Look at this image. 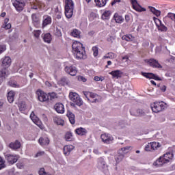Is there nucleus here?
I'll return each instance as SVG.
<instances>
[{
	"label": "nucleus",
	"instance_id": "1",
	"mask_svg": "<svg viewBox=\"0 0 175 175\" xmlns=\"http://www.w3.org/2000/svg\"><path fill=\"white\" fill-rule=\"evenodd\" d=\"M72 53L77 59H85L87 53H85V48L80 42L75 41L72 45Z\"/></svg>",
	"mask_w": 175,
	"mask_h": 175
},
{
	"label": "nucleus",
	"instance_id": "2",
	"mask_svg": "<svg viewBox=\"0 0 175 175\" xmlns=\"http://www.w3.org/2000/svg\"><path fill=\"white\" fill-rule=\"evenodd\" d=\"M170 159H173V154L172 152H167L163 156L160 157L153 163L154 166L156 167H161V166L165 165V163H169Z\"/></svg>",
	"mask_w": 175,
	"mask_h": 175
},
{
	"label": "nucleus",
	"instance_id": "3",
	"mask_svg": "<svg viewBox=\"0 0 175 175\" xmlns=\"http://www.w3.org/2000/svg\"><path fill=\"white\" fill-rule=\"evenodd\" d=\"M64 10L66 18H72L73 10H75V3H73V0L65 1Z\"/></svg>",
	"mask_w": 175,
	"mask_h": 175
},
{
	"label": "nucleus",
	"instance_id": "4",
	"mask_svg": "<svg viewBox=\"0 0 175 175\" xmlns=\"http://www.w3.org/2000/svg\"><path fill=\"white\" fill-rule=\"evenodd\" d=\"M150 107L153 113H159L160 111L165 110L166 108V103L163 101H156L150 105Z\"/></svg>",
	"mask_w": 175,
	"mask_h": 175
},
{
	"label": "nucleus",
	"instance_id": "5",
	"mask_svg": "<svg viewBox=\"0 0 175 175\" xmlns=\"http://www.w3.org/2000/svg\"><path fill=\"white\" fill-rule=\"evenodd\" d=\"M83 95L91 103H98L100 98L99 95L90 92H83Z\"/></svg>",
	"mask_w": 175,
	"mask_h": 175
},
{
	"label": "nucleus",
	"instance_id": "6",
	"mask_svg": "<svg viewBox=\"0 0 175 175\" xmlns=\"http://www.w3.org/2000/svg\"><path fill=\"white\" fill-rule=\"evenodd\" d=\"M69 98L77 106L83 105V100L80 98V96L76 92H70Z\"/></svg>",
	"mask_w": 175,
	"mask_h": 175
},
{
	"label": "nucleus",
	"instance_id": "7",
	"mask_svg": "<svg viewBox=\"0 0 175 175\" xmlns=\"http://www.w3.org/2000/svg\"><path fill=\"white\" fill-rule=\"evenodd\" d=\"M4 158L8 165H14L18 161V155L10 153H4Z\"/></svg>",
	"mask_w": 175,
	"mask_h": 175
},
{
	"label": "nucleus",
	"instance_id": "8",
	"mask_svg": "<svg viewBox=\"0 0 175 175\" xmlns=\"http://www.w3.org/2000/svg\"><path fill=\"white\" fill-rule=\"evenodd\" d=\"M13 6L15 8L16 12H23L25 7V2L23 0H14L12 2Z\"/></svg>",
	"mask_w": 175,
	"mask_h": 175
},
{
	"label": "nucleus",
	"instance_id": "9",
	"mask_svg": "<svg viewBox=\"0 0 175 175\" xmlns=\"http://www.w3.org/2000/svg\"><path fill=\"white\" fill-rule=\"evenodd\" d=\"M36 94L40 102H47V100L49 99V94H46L44 92L40 90H38L36 91Z\"/></svg>",
	"mask_w": 175,
	"mask_h": 175
},
{
	"label": "nucleus",
	"instance_id": "10",
	"mask_svg": "<svg viewBox=\"0 0 175 175\" xmlns=\"http://www.w3.org/2000/svg\"><path fill=\"white\" fill-rule=\"evenodd\" d=\"M64 70L66 73H68L70 76H76V75H77V68L73 65L66 66L64 68Z\"/></svg>",
	"mask_w": 175,
	"mask_h": 175
},
{
	"label": "nucleus",
	"instance_id": "11",
	"mask_svg": "<svg viewBox=\"0 0 175 175\" xmlns=\"http://www.w3.org/2000/svg\"><path fill=\"white\" fill-rule=\"evenodd\" d=\"M53 23V18L50 15H44L42 16V28H46L48 25H51Z\"/></svg>",
	"mask_w": 175,
	"mask_h": 175
},
{
	"label": "nucleus",
	"instance_id": "12",
	"mask_svg": "<svg viewBox=\"0 0 175 175\" xmlns=\"http://www.w3.org/2000/svg\"><path fill=\"white\" fill-rule=\"evenodd\" d=\"M2 62V69H6L8 72L9 70H8V68L12 65V59L9 56H5L4 58H2L1 59Z\"/></svg>",
	"mask_w": 175,
	"mask_h": 175
},
{
	"label": "nucleus",
	"instance_id": "13",
	"mask_svg": "<svg viewBox=\"0 0 175 175\" xmlns=\"http://www.w3.org/2000/svg\"><path fill=\"white\" fill-rule=\"evenodd\" d=\"M133 9L136 10V12H146V8L142 7L139 3H137V0H131Z\"/></svg>",
	"mask_w": 175,
	"mask_h": 175
},
{
	"label": "nucleus",
	"instance_id": "14",
	"mask_svg": "<svg viewBox=\"0 0 175 175\" xmlns=\"http://www.w3.org/2000/svg\"><path fill=\"white\" fill-rule=\"evenodd\" d=\"M100 139H102V142H103V143H105V144H110L112 140H113V136L107 133L102 134L100 135Z\"/></svg>",
	"mask_w": 175,
	"mask_h": 175
},
{
	"label": "nucleus",
	"instance_id": "15",
	"mask_svg": "<svg viewBox=\"0 0 175 175\" xmlns=\"http://www.w3.org/2000/svg\"><path fill=\"white\" fill-rule=\"evenodd\" d=\"M53 109L57 111L59 114H64L65 113V106L62 103H57Z\"/></svg>",
	"mask_w": 175,
	"mask_h": 175
},
{
	"label": "nucleus",
	"instance_id": "16",
	"mask_svg": "<svg viewBox=\"0 0 175 175\" xmlns=\"http://www.w3.org/2000/svg\"><path fill=\"white\" fill-rule=\"evenodd\" d=\"M147 64L152 66V68H156L157 69L162 68V66L155 59H150L147 61Z\"/></svg>",
	"mask_w": 175,
	"mask_h": 175
},
{
	"label": "nucleus",
	"instance_id": "17",
	"mask_svg": "<svg viewBox=\"0 0 175 175\" xmlns=\"http://www.w3.org/2000/svg\"><path fill=\"white\" fill-rule=\"evenodd\" d=\"M30 118L36 125L39 126V128H42V121H40V119L35 115V113L33 112L30 114Z\"/></svg>",
	"mask_w": 175,
	"mask_h": 175
},
{
	"label": "nucleus",
	"instance_id": "18",
	"mask_svg": "<svg viewBox=\"0 0 175 175\" xmlns=\"http://www.w3.org/2000/svg\"><path fill=\"white\" fill-rule=\"evenodd\" d=\"M38 143L42 146V147L49 146V144H50V139L46 136L41 137L38 139Z\"/></svg>",
	"mask_w": 175,
	"mask_h": 175
},
{
	"label": "nucleus",
	"instance_id": "19",
	"mask_svg": "<svg viewBox=\"0 0 175 175\" xmlns=\"http://www.w3.org/2000/svg\"><path fill=\"white\" fill-rule=\"evenodd\" d=\"M46 8V4L42 1H36L31 5V9L34 10H38V9H44Z\"/></svg>",
	"mask_w": 175,
	"mask_h": 175
},
{
	"label": "nucleus",
	"instance_id": "20",
	"mask_svg": "<svg viewBox=\"0 0 175 175\" xmlns=\"http://www.w3.org/2000/svg\"><path fill=\"white\" fill-rule=\"evenodd\" d=\"M9 76V71L6 69H1L0 70V85L3 83V80Z\"/></svg>",
	"mask_w": 175,
	"mask_h": 175
},
{
	"label": "nucleus",
	"instance_id": "21",
	"mask_svg": "<svg viewBox=\"0 0 175 175\" xmlns=\"http://www.w3.org/2000/svg\"><path fill=\"white\" fill-rule=\"evenodd\" d=\"M75 150V146L73 145H67L64 146L63 148V152L64 155L68 156L70 154V152Z\"/></svg>",
	"mask_w": 175,
	"mask_h": 175
},
{
	"label": "nucleus",
	"instance_id": "22",
	"mask_svg": "<svg viewBox=\"0 0 175 175\" xmlns=\"http://www.w3.org/2000/svg\"><path fill=\"white\" fill-rule=\"evenodd\" d=\"M31 20L36 28H39V25H40V19L39 18V16H38L36 14H32Z\"/></svg>",
	"mask_w": 175,
	"mask_h": 175
},
{
	"label": "nucleus",
	"instance_id": "23",
	"mask_svg": "<svg viewBox=\"0 0 175 175\" xmlns=\"http://www.w3.org/2000/svg\"><path fill=\"white\" fill-rule=\"evenodd\" d=\"M130 113L131 116H134L135 117H139V116H143L144 112L142 109H136L135 108H132L130 110Z\"/></svg>",
	"mask_w": 175,
	"mask_h": 175
},
{
	"label": "nucleus",
	"instance_id": "24",
	"mask_svg": "<svg viewBox=\"0 0 175 175\" xmlns=\"http://www.w3.org/2000/svg\"><path fill=\"white\" fill-rule=\"evenodd\" d=\"M113 79H121L122 77V72L120 70H113L109 72Z\"/></svg>",
	"mask_w": 175,
	"mask_h": 175
},
{
	"label": "nucleus",
	"instance_id": "25",
	"mask_svg": "<svg viewBox=\"0 0 175 175\" xmlns=\"http://www.w3.org/2000/svg\"><path fill=\"white\" fill-rule=\"evenodd\" d=\"M9 147L12 150H18V148H20V147H21V143H20V142H18V140H16L14 142H11L9 144Z\"/></svg>",
	"mask_w": 175,
	"mask_h": 175
},
{
	"label": "nucleus",
	"instance_id": "26",
	"mask_svg": "<svg viewBox=\"0 0 175 175\" xmlns=\"http://www.w3.org/2000/svg\"><path fill=\"white\" fill-rule=\"evenodd\" d=\"M88 132V131H87V129L82 127L77 128L75 130V133H77V135H79V136H85Z\"/></svg>",
	"mask_w": 175,
	"mask_h": 175
},
{
	"label": "nucleus",
	"instance_id": "27",
	"mask_svg": "<svg viewBox=\"0 0 175 175\" xmlns=\"http://www.w3.org/2000/svg\"><path fill=\"white\" fill-rule=\"evenodd\" d=\"M113 20H115L116 23L118 24H122V23H124V18L122 16L118 14V13L114 14Z\"/></svg>",
	"mask_w": 175,
	"mask_h": 175
},
{
	"label": "nucleus",
	"instance_id": "28",
	"mask_svg": "<svg viewBox=\"0 0 175 175\" xmlns=\"http://www.w3.org/2000/svg\"><path fill=\"white\" fill-rule=\"evenodd\" d=\"M67 117L70 124H72V125H75V124H76V118L75 116V114H73V113L68 111L67 113Z\"/></svg>",
	"mask_w": 175,
	"mask_h": 175
},
{
	"label": "nucleus",
	"instance_id": "29",
	"mask_svg": "<svg viewBox=\"0 0 175 175\" xmlns=\"http://www.w3.org/2000/svg\"><path fill=\"white\" fill-rule=\"evenodd\" d=\"M43 40L45 43H51V40H53V38L50 33H46L43 36Z\"/></svg>",
	"mask_w": 175,
	"mask_h": 175
},
{
	"label": "nucleus",
	"instance_id": "30",
	"mask_svg": "<svg viewBox=\"0 0 175 175\" xmlns=\"http://www.w3.org/2000/svg\"><path fill=\"white\" fill-rule=\"evenodd\" d=\"M14 95H16V94L13 91H10L8 93L7 99L10 103L14 102Z\"/></svg>",
	"mask_w": 175,
	"mask_h": 175
},
{
	"label": "nucleus",
	"instance_id": "31",
	"mask_svg": "<svg viewBox=\"0 0 175 175\" xmlns=\"http://www.w3.org/2000/svg\"><path fill=\"white\" fill-rule=\"evenodd\" d=\"M70 33L71 36H73V38H77L78 39H80L81 37V32L77 29H72Z\"/></svg>",
	"mask_w": 175,
	"mask_h": 175
},
{
	"label": "nucleus",
	"instance_id": "32",
	"mask_svg": "<svg viewBox=\"0 0 175 175\" xmlns=\"http://www.w3.org/2000/svg\"><path fill=\"white\" fill-rule=\"evenodd\" d=\"M169 18H170V20H172V21H175V14L169 12L167 14V16L163 18L164 23H166V21H167V20H169Z\"/></svg>",
	"mask_w": 175,
	"mask_h": 175
},
{
	"label": "nucleus",
	"instance_id": "33",
	"mask_svg": "<svg viewBox=\"0 0 175 175\" xmlns=\"http://www.w3.org/2000/svg\"><path fill=\"white\" fill-rule=\"evenodd\" d=\"M2 28H4V29H10V28H12V24L9 23V18H5L4 19V23L2 26Z\"/></svg>",
	"mask_w": 175,
	"mask_h": 175
},
{
	"label": "nucleus",
	"instance_id": "34",
	"mask_svg": "<svg viewBox=\"0 0 175 175\" xmlns=\"http://www.w3.org/2000/svg\"><path fill=\"white\" fill-rule=\"evenodd\" d=\"M8 85H10V87H12L13 88H20V87H21V85H20V84H18L17 81L13 79H11L8 82Z\"/></svg>",
	"mask_w": 175,
	"mask_h": 175
},
{
	"label": "nucleus",
	"instance_id": "35",
	"mask_svg": "<svg viewBox=\"0 0 175 175\" xmlns=\"http://www.w3.org/2000/svg\"><path fill=\"white\" fill-rule=\"evenodd\" d=\"M53 121L55 124H57V125H64L65 124V122L64 120H62L61 118L59 117H55L53 118Z\"/></svg>",
	"mask_w": 175,
	"mask_h": 175
},
{
	"label": "nucleus",
	"instance_id": "36",
	"mask_svg": "<svg viewBox=\"0 0 175 175\" xmlns=\"http://www.w3.org/2000/svg\"><path fill=\"white\" fill-rule=\"evenodd\" d=\"M151 148H152L153 151H155V150H158L159 147H161V144L159 142H150Z\"/></svg>",
	"mask_w": 175,
	"mask_h": 175
},
{
	"label": "nucleus",
	"instance_id": "37",
	"mask_svg": "<svg viewBox=\"0 0 175 175\" xmlns=\"http://www.w3.org/2000/svg\"><path fill=\"white\" fill-rule=\"evenodd\" d=\"M111 14V12L109 10L105 11L103 14H102V18L103 20H109L110 18V15Z\"/></svg>",
	"mask_w": 175,
	"mask_h": 175
},
{
	"label": "nucleus",
	"instance_id": "38",
	"mask_svg": "<svg viewBox=\"0 0 175 175\" xmlns=\"http://www.w3.org/2000/svg\"><path fill=\"white\" fill-rule=\"evenodd\" d=\"M96 3L99 8H103V6H105L106 3H107V0H97Z\"/></svg>",
	"mask_w": 175,
	"mask_h": 175
},
{
	"label": "nucleus",
	"instance_id": "39",
	"mask_svg": "<svg viewBox=\"0 0 175 175\" xmlns=\"http://www.w3.org/2000/svg\"><path fill=\"white\" fill-rule=\"evenodd\" d=\"M116 57H117V55L116 53L109 52L105 56H104V58L114 59V58H116Z\"/></svg>",
	"mask_w": 175,
	"mask_h": 175
},
{
	"label": "nucleus",
	"instance_id": "40",
	"mask_svg": "<svg viewBox=\"0 0 175 175\" xmlns=\"http://www.w3.org/2000/svg\"><path fill=\"white\" fill-rule=\"evenodd\" d=\"M73 135H72V133L70 132H67L65 135V139L66 142H72V137Z\"/></svg>",
	"mask_w": 175,
	"mask_h": 175
},
{
	"label": "nucleus",
	"instance_id": "41",
	"mask_svg": "<svg viewBox=\"0 0 175 175\" xmlns=\"http://www.w3.org/2000/svg\"><path fill=\"white\" fill-rule=\"evenodd\" d=\"M157 29L159 31H161V32H166L167 31V27L163 23H161Z\"/></svg>",
	"mask_w": 175,
	"mask_h": 175
},
{
	"label": "nucleus",
	"instance_id": "42",
	"mask_svg": "<svg viewBox=\"0 0 175 175\" xmlns=\"http://www.w3.org/2000/svg\"><path fill=\"white\" fill-rule=\"evenodd\" d=\"M153 21H154V24L157 28L162 24V21L155 16L153 17Z\"/></svg>",
	"mask_w": 175,
	"mask_h": 175
},
{
	"label": "nucleus",
	"instance_id": "43",
	"mask_svg": "<svg viewBox=\"0 0 175 175\" xmlns=\"http://www.w3.org/2000/svg\"><path fill=\"white\" fill-rule=\"evenodd\" d=\"M39 175H51L50 172H46L44 168L42 167L38 172Z\"/></svg>",
	"mask_w": 175,
	"mask_h": 175
},
{
	"label": "nucleus",
	"instance_id": "44",
	"mask_svg": "<svg viewBox=\"0 0 175 175\" xmlns=\"http://www.w3.org/2000/svg\"><path fill=\"white\" fill-rule=\"evenodd\" d=\"M92 51L94 57H98V55L99 54V49L98 48V46H93Z\"/></svg>",
	"mask_w": 175,
	"mask_h": 175
},
{
	"label": "nucleus",
	"instance_id": "45",
	"mask_svg": "<svg viewBox=\"0 0 175 175\" xmlns=\"http://www.w3.org/2000/svg\"><path fill=\"white\" fill-rule=\"evenodd\" d=\"M124 159V154H119L115 157V160L116 161V163H120L121 161Z\"/></svg>",
	"mask_w": 175,
	"mask_h": 175
},
{
	"label": "nucleus",
	"instance_id": "46",
	"mask_svg": "<svg viewBox=\"0 0 175 175\" xmlns=\"http://www.w3.org/2000/svg\"><path fill=\"white\" fill-rule=\"evenodd\" d=\"M54 33L55 36H58V38H59V36H62V32L61 31V29H59L58 27H56Z\"/></svg>",
	"mask_w": 175,
	"mask_h": 175
},
{
	"label": "nucleus",
	"instance_id": "47",
	"mask_svg": "<svg viewBox=\"0 0 175 175\" xmlns=\"http://www.w3.org/2000/svg\"><path fill=\"white\" fill-rule=\"evenodd\" d=\"M33 33L35 38H36L37 39H39V38L40 37V33H42V31L34 30Z\"/></svg>",
	"mask_w": 175,
	"mask_h": 175
},
{
	"label": "nucleus",
	"instance_id": "48",
	"mask_svg": "<svg viewBox=\"0 0 175 175\" xmlns=\"http://www.w3.org/2000/svg\"><path fill=\"white\" fill-rule=\"evenodd\" d=\"M142 75L144 76V77H146V79H150L152 77V73L151 72H142Z\"/></svg>",
	"mask_w": 175,
	"mask_h": 175
},
{
	"label": "nucleus",
	"instance_id": "49",
	"mask_svg": "<svg viewBox=\"0 0 175 175\" xmlns=\"http://www.w3.org/2000/svg\"><path fill=\"white\" fill-rule=\"evenodd\" d=\"M6 167V165L5 164V161H3V159L2 157H0V170H2V169H4V167Z\"/></svg>",
	"mask_w": 175,
	"mask_h": 175
},
{
	"label": "nucleus",
	"instance_id": "50",
	"mask_svg": "<svg viewBox=\"0 0 175 175\" xmlns=\"http://www.w3.org/2000/svg\"><path fill=\"white\" fill-rule=\"evenodd\" d=\"M145 151H153L152 148H151V142L148 143L146 146H145Z\"/></svg>",
	"mask_w": 175,
	"mask_h": 175
},
{
	"label": "nucleus",
	"instance_id": "51",
	"mask_svg": "<svg viewBox=\"0 0 175 175\" xmlns=\"http://www.w3.org/2000/svg\"><path fill=\"white\" fill-rule=\"evenodd\" d=\"M48 96L50 98L51 100H53V99H55V98H57V94L54 92L49 93Z\"/></svg>",
	"mask_w": 175,
	"mask_h": 175
},
{
	"label": "nucleus",
	"instance_id": "52",
	"mask_svg": "<svg viewBox=\"0 0 175 175\" xmlns=\"http://www.w3.org/2000/svg\"><path fill=\"white\" fill-rule=\"evenodd\" d=\"M132 36H124L122 37L123 40H126V42H131L132 40Z\"/></svg>",
	"mask_w": 175,
	"mask_h": 175
},
{
	"label": "nucleus",
	"instance_id": "53",
	"mask_svg": "<svg viewBox=\"0 0 175 175\" xmlns=\"http://www.w3.org/2000/svg\"><path fill=\"white\" fill-rule=\"evenodd\" d=\"M153 80H157L158 81H161L162 79L159 77H158L157 75L152 73V78Z\"/></svg>",
	"mask_w": 175,
	"mask_h": 175
},
{
	"label": "nucleus",
	"instance_id": "54",
	"mask_svg": "<svg viewBox=\"0 0 175 175\" xmlns=\"http://www.w3.org/2000/svg\"><path fill=\"white\" fill-rule=\"evenodd\" d=\"M25 109H27V105L25 104H21L19 107L20 111H25Z\"/></svg>",
	"mask_w": 175,
	"mask_h": 175
},
{
	"label": "nucleus",
	"instance_id": "55",
	"mask_svg": "<svg viewBox=\"0 0 175 175\" xmlns=\"http://www.w3.org/2000/svg\"><path fill=\"white\" fill-rule=\"evenodd\" d=\"M4 51H6V46L0 45V54H2Z\"/></svg>",
	"mask_w": 175,
	"mask_h": 175
},
{
	"label": "nucleus",
	"instance_id": "56",
	"mask_svg": "<svg viewBox=\"0 0 175 175\" xmlns=\"http://www.w3.org/2000/svg\"><path fill=\"white\" fill-rule=\"evenodd\" d=\"M94 80L95 81H103V80H105L104 77H99L98 76L94 77Z\"/></svg>",
	"mask_w": 175,
	"mask_h": 175
},
{
	"label": "nucleus",
	"instance_id": "57",
	"mask_svg": "<svg viewBox=\"0 0 175 175\" xmlns=\"http://www.w3.org/2000/svg\"><path fill=\"white\" fill-rule=\"evenodd\" d=\"M16 166L18 169H24V163H18Z\"/></svg>",
	"mask_w": 175,
	"mask_h": 175
},
{
	"label": "nucleus",
	"instance_id": "58",
	"mask_svg": "<svg viewBox=\"0 0 175 175\" xmlns=\"http://www.w3.org/2000/svg\"><path fill=\"white\" fill-rule=\"evenodd\" d=\"M56 18L57 20H61V18H62V12H57L56 14Z\"/></svg>",
	"mask_w": 175,
	"mask_h": 175
},
{
	"label": "nucleus",
	"instance_id": "59",
	"mask_svg": "<svg viewBox=\"0 0 175 175\" xmlns=\"http://www.w3.org/2000/svg\"><path fill=\"white\" fill-rule=\"evenodd\" d=\"M42 155H44V151H40L36 154V158L38 157H42Z\"/></svg>",
	"mask_w": 175,
	"mask_h": 175
},
{
	"label": "nucleus",
	"instance_id": "60",
	"mask_svg": "<svg viewBox=\"0 0 175 175\" xmlns=\"http://www.w3.org/2000/svg\"><path fill=\"white\" fill-rule=\"evenodd\" d=\"M153 14L157 16V17H159V16H161V12L158 10H156Z\"/></svg>",
	"mask_w": 175,
	"mask_h": 175
},
{
	"label": "nucleus",
	"instance_id": "61",
	"mask_svg": "<svg viewBox=\"0 0 175 175\" xmlns=\"http://www.w3.org/2000/svg\"><path fill=\"white\" fill-rule=\"evenodd\" d=\"M3 105H5V100H0V109L3 108Z\"/></svg>",
	"mask_w": 175,
	"mask_h": 175
},
{
	"label": "nucleus",
	"instance_id": "62",
	"mask_svg": "<svg viewBox=\"0 0 175 175\" xmlns=\"http://www.w3.org/2000/svg\"><path fill=\"white\" fill-rule=\"evenodd\" d=\"M149 9H150V11L152 13H153V14H154V13H155V11L157 10V9H155V8L151 7V6H149Z\"/></svg>",
	"mask_w": 175,
	"mask_h": 175
},
{
	"label": "nucleus",
	"instance_id": "63",
	"mask_svg": "<svg viewBox=\"0 0 175 175\" xmlns=\"http://www.w3.org/2000/svg\"><path fill=\"white\" fill-rule=\"evenodd\" d=\"M79 80H81V81H83V83H85V81H87V79H85V77L83 76L79 77Z\"/></svg>",
	"mask_w": 175,
	"mask_h": 175
},
{
	"label": "nucleus",
	"instance_id": "64",
	"mask_svg": "<svg viewBox=\"0 0 175 175\" xmlns=\"http://www.w3.org/2000/svg\"><path fill=\"white\" fill-rule=\"evenodd\" d=\"M160 89L163 92H165V91H166V85L161 86Z\"/></svg>",
	"mask_w": 175,
	"mask_h": 175
}]
</instances>
